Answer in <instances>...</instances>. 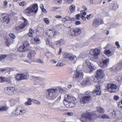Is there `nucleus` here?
<instances>
[{
	"label": "nucleus",
	"mask_w": 122,
	"mask_h": 122,
	"mask_svg": "<svg viewBox=\"0 0 122 122\" xmlns=\"http://www.w3.org/2000/svg\"><path fill=\"white\" fill-rule=\"evenodd\" d=\"M56 88L48 89L46 92V98L49 100H53L56 98L57 96L56 93L57 92Z\"/></svg>",
	"instance_id": "obj_1"
},
{
	"label": "nucleus",
	"mask_w": 122,
	"mask_h": 122,
	"mask_svg": "<svg viewBox=\"0 0 122 122\" xmlns=\"http://www.w3.org/2000/svg\"><path fill=\"white\" fill-rule=\"evenodd\" d=\"M93 115L90 112H86L81 116L80 120L81 122H91L93 121Z\"/></svg>",
	"instance_id": "obj_2"
},
{
	"label": "nucleus",
	"mask_w": 122,
	"mask_h": 122,
	"mask_svg": "<svg viewBox=\"0 0 122 122\" xmlns=\"http://www.w3.org/2000/svg\"><path fill=\"white\" fill-rule=\"evenodd\" d=\"M38 10L37 5L36 4L30 5L25 10L24 12L25 14L29 15L34 12L35 13H36Z\"/></svg>",
	"instance_id": "obj_3"
},
{
	"label": "nucleus",
	"mask_w": 122,
	"mask_h": 122,
	"mask_svg": "<svg viewBox=\"0 0 122 122\" xmlns=\"http://www.w3.org/2000/svg\"><path fill=\"white\" fill-rule=\"evenodd\" d=\"M86 66L84 68V71L86 73H89L92 71L94 66L88 60L85 61Z\"/></svg>",
	"instance_id": "obj_4"
},
{
	"label": "nucleus",
	"mask_w": 122,
	"mask_h": 122,
	"mask_svg": "<svg viewBox=\"0 0 122 122\" xmlns=\"http://www.w3.org/2000/svg\"><path fill=\"white\" fill-rule=\"evenodd\" d=\"M90 54L92 56V59H97L98 58V55L100 54V51L98 49H92L90 51Z\"/></svg>",
	"instance_id": "obj_5"
},
{
	"label": "nucleus",
	"mask_w": 122,
	"mask_h": 122,
	"mask_svg": "<svg viewBox=\"0 0 122 122\" xmlns=\"http://www.w3.org/2000/svg\"><path fill=\"white\" fill-rule=\"evenodd\" d=\"M29 75L28 73H25L22 74H17L16 77L17 81H20L23 80H27L29 77Z\"/></svg>",
	"instance_id": "obj_6"
},
{
	"label": "nucleus",
	"mask_w": 122,
	"mask_h": 122,
	"mask_svg": "<svg viewBox=\"0 0 122 122\" xmlns=\"http://www.w3.org/2000/svg\"><path fill=\"white\" fill-rule=\"evenodd\" d=\"M70 34L72 36H77L80 35L81 33V30L79 28H75L71 29Z\"/></svg>",
	"instance_id": "obj_7"
},
{
	"label": "nucleus",
	"mask_w": 122,
	"mask_h": 122,
	"mask_svg": "<svg viewBox=\"0 0 122 122\" xmlns=\"http://www.w3.org/2000/svg\"><path fill=\"white\" fill-rule=\"evenodd\" d=\"M117 88V86L116 85L113 83H108L106 87V90L108 91L109 92L112 93L115 92L114 90Z\"/></svg>",
	"instance_id": "obj_8"
},
{
	"label": "nucleus",
	"mask_w": 122,
	"mask_h": 122,
	"mask_svg": "<svg viewBox=\"0 0 122 122\" xmlns=\"http://www.w3.org/2000/svg\"><path fill=\"white\" fill-rule=\"evenodd\" d=\"M103 71L102 69H98L96 71V75L94 79H96L98 82L103 77Z\"/></svg>",
	"instance_id": "obj_9"
},
{
	"label": "nucleus",
	"mask_w": 122,
	"mask_h": 122,
	"mask_svg": "<svg viewBox=\"0 0 122 122\" xmlns=\"http://www.w3.org/2000/svg\"><path fill=\"white\" fill-rule=\"evenodd\" d=\"M29 45L27 41L24 42L23 46H21L18 49L19 51L23 52L27 51L29 49Z\"/></svg>",
	"instance_id": "obj_10"
},
{
	"label": "nucleus",
	"mask_w": 122,
	"mask_h": 122,
	"mask_svg": "<svg viewBox=\"0 0 122 122\" xmlns=\"http://www.w3.org/2000/svg\"><path fill=\"white\" fill-rule=\"evenodd\" d=\"M15 89L14 87H8L4 88V89L3 90V92L8 95H11L13 94Z\"/></svg>",
	"instance_id": "obj_11"
},
{
	"label": "nucleus",
	"mask_w": 122,
	"mask_h": 122,
	"mask_svg": "<svg viewBox=\"0 0 122 122\" xmlns=\"http://www.w3.org/2000/svg\"><path fill=\"white\" fill-rule=\"evenodd\" d=\"M103 23L104 22L102 19L95 18L93 20L92 25L94 27L97 28L100 25Z\"/></svg>",
	"instance_id": "obj_12"
},
{
	"label": "nucleus",
	"mask_w": 122,
	"mask_h": 122,
	"mask_svg": "<svg viewBox=\"0 0 122 122\" xmlns=\"http://www.w3.org/2000/svg\"><path fill=\"white\" fill-rule=\"evenodd\" d=\"M10 19L9 16L6 15L5 14H3L0 15V21L2 22H3L8 24L10 22Z\"/></svg>",
	"instance_id": "obj_13"
},
{
	"label": "nucleus",
	"mask_w": 122,
	"mask_h": 122,
	"mask_svg": "<svg viewBox=\"0 0 122 122\" xmlns=\"http://www.w3.org/2000/svg\"><path fill=\"white\" fill-rule=\"evenodd\" d=\"M83 75L81 71H76L73 76V79H83Z\"/></svg>",
	"instance_id": "obj_14"
},
{
	"label": "nucleus",
	"mask_w": 122,
	"mask_h": 122,
	"mask_svg": "<svg viewBox=\"0 0 122 122\" xmlns=\"http://www.w3.org/2000/svg\"><path fill=\"white\" fill-rule=\"evenodd\" d=\"M91 99V97L90 96L83 97L81 98L80 101L81 103H84L88 101Z\"/></svg>",
	"instance_id": "obj_15"
},
{
	"label": "nucleus",
	"mask_w": 122,
	"mask_h": 122,
	"mask_svg": "<svg viewBox=\"0 0 122 122\" xmlns=\"http://www.w3.org/2000/svg\"><path fill=\"white\" fill-rule=\"evenodd\" d=\"M109 61V59L108 58L102 61L99 64V66L103 68L106 67L108 64Z\"/></svg>",
	"instance_id": "obj_16"
},
{
	"label": "nucleus",
	"mask_w": 122,
	"mask_h": 122,
	"mask_svg": "<svg viewBox=\"0 0 122 122\" xmlns=\"http://www.w3.org/2000/svg\"><path fill=\"white\" fill-rule=\"evenodd\" d=\"M75 100H76L75 98L68 95L65 96L64 98L65 101L68 102H74Z\"/></svg>",
	"instance_id": "obj_17"
},
{
	"label": "nucleus",
	"mask_w": 122,
	"mask_h": 122,
	"mask_svg": "<svg viewBox=\"0 0 122 122\" xmlns=\"http://www.w3.org/2000/svg\"><path fill=\"white\" fill-rule=\"evenodd\" d=\"M92 80L89 77H86L81 82V84L82 86L85 84H88L92 81Z\"/></svg>",
	"instance_id": "obj_18"
},
{
	"label": "nucleus",
	"mask_w": 122,
	"mask_h": 122,
	"mask_svg": "<svg viewBox=\"0 0 122 122\" xmlns=\"http://www.w3.org/2000/svg\"><path fill=\"white\" fill-rule=\"evenodd\" d=\"M19 98H17L15 99H10L9 101L10 103V105L12 106L15 105L16 104V103H19Z\"/></svg>",
	"instance_id": "obj_19"
},
{
	"label": "nucleus",
	"mask_w": 122,
	"mask_h": 122,
	"mask_svg": "<svg viewBox=\"0 0 122 122\" xmlns=\"http://www.w3.org/2000/svg\"><path fill=\"white\" fill-rule=\"evenodd\" d=\"M93 93H96L97 95H101V90L99 85H97L96 86V89L93 92Z\"/></svg>",
	"instance_id": "obj_20"
},
{
	"label": "nucleus",
	"mask_w": 122,
	"mask_h": 122,
	"mask_svg": "<svg viewBox=\"0 0 122 122\" xmlns=\"http://www.w3.org/2000/svg\"><path fill=\"white\" fill-rule=\"evenodd\" d=\"M36 33L40 36H42L44 34V30L43 28L38 27L36 29Z\"/></svg>",
	"instance_id": "obj_21"
},
{
	"label": "nucleus",
	"mask_w": 122,
	"mask_h": 122,
	"mask_svg": "<svg viewBox=\"0 0 122 122\" xmlns=\"http://www.w3.org/2000/svg\"><path fill=\"white\" fill-rule=\"evenodd\" d=\"M46 33L50 38H51L54 37L53 31L50 29L47 30Z\"/></svg>",
	"instance_id": "obj_22"
},
{
	"label": "nucleus",
	"mask_w": 122,
	"mask_h": 122,
	"mask_svg": "<svg viewBox=\"0 0 122 122\" xmlns=\"http://www.w3.org/2000/svg\"><path fill=\"white\" fill-rule=\"evenodd\" d=\"M64 43V39H61L59 40L56 41L54 43V44L56 45H59V46H62Z\"/></svg>",
	"instance_id": "obj_23"
},
{
	"label": "nucleus",
	"mask_w": 122,
	"mask_h": 122,
	"mask_svg": "<svg viewBox=\"0 0 122 122\" xmlns=\"http://www.w3.org/2000/svg\"><path fill=\"white\" fill-rule=\"evenodd\" d=\"M32 56H31V54L29 52L28 53L27 55V57L29 58V60H26L25 61L29 63H30L32 61V60L31 59V58Z\"/></svg>",
	"instance_id": "obj_24"
},
{
	"label": "nucleus",
	"mask_w": 122,
	"mask_h": 122,
	"mask_svg": "<svg viewBox=\"0 0 122 122\" xmlns=\"http://www.w3.org/2000/svg\"><path fill=\"white\" fill-rule=\"evenodd\" d=\"M8 107L7 106H2L0 107V112H6L8 109Z\"/></svg>",
	"instance_id": "obj_25"
},
{
	"label": "nucleus",
	"mask_w": 122,
	"mask_h": 122,
	"mask_svg": "<svg viewBox=\"0 0 122 122\" xmlns=\"http://www.w3.org/2000/svg\"><path fill=\"white\" fill-rule=\"evenodd\" d=\"M75 6L74 5H72L70 6L69 8V9L71 12L72 13L75 12Z\"/></svg>",
	"instance_id": "obj_26"
},
{
	"label": "nucleus",
	"mask_w": 122,
	"mask_h": 122,
	"mask_svg": "<svg viewBox=\"0 0 122 122\" xmlns=\"http://www.w3.org/2000/svg\"><path fill=\"white\" fill-rule=\"evenodd\" d=\"M69 59L71 61H73V63H75L77 60V58L75 56H70Z\"/></svg>",
	"instance_id": "obj_27"
},
{
	"label": "nucleus",
	"mask_w": 122,
	"mask_h": 122,
	"mask_svg": "<svg viewBox=\"0 0 122 122\" xmlns=\"http://www.w3.org/2000/svg\"><path fill=\"white\" fill-rule=\"evenodd\" d=\"M33 101L32 99L30 98H29L27 101L25 102V105L28 106L30 105L31 104V102Z\"/></svg>",
	"instance_id": "obj_28"
},
{
	"label": "nucleus",
	"mask_w": 122,
	"mask_h": 122,
	"mask_svg": "<svg viewBox=\"0 0 122 122\" xmlns=\"http://www.w3.org/2000/svg\"><path fill=\"white\" fill-rule=\"evenodd\" d=\"M117 112V111H113L112 112L110 113V115L111 117L114 118L116 117Z\"/></svg>",
	"instance_id": "obj_29"
},
{
	"label": "nucleus",
	"mask_w": 122,
	"mask_h": 122,
	"mask_svg": "<svg viewBox=\"0 0 122 122\" xmlns=\"http://www.w3.org/2000/svg\"><path fill=\"white\" fill-rule=\"evenodd\" d=\"M97 110L98 112L100 113H103L104 112V110L103 109L100 107H98L97 108Z\"/></svg>",
	"instance_id": "obj_30"
},
{
	"label": "nucleus",
	"mask_w": 122,
	"mask_h": 122,
	"mask_svg": "<svg viewBox=\"0 0 122 122\" xmlns=\"http://www.w3.org/2000/svg\"><path fill=\"white\" fill-rule=\"evenodd\" d=\"M10 38H7L5 40V43L7 47H9L10 43Z\"/></svg>",
	"instance_id": "obj_31"
},
{
	"label": "nucleus",
	"mask_w": 122,
	"mask_h": 122,
	"mask_svg": "<svg viewBox=\"0 0 122 122\" xmlns=\"http://www.w3.org/2000/svg\"><path fill=\"white\" fill-rule=\"evenodd\" d=\"M7 56L6 55H0V61L2 62H4V59L6 58Z\"/></svg>",
	"instance_id": "obj_32"
},
{
	"label": "nucleus",
	"mask_w": 122,
	"mask_h": 122,
	"mask_svg": "<svg viewBox=\"0 0 122 122\" xmlns=\"http://www.w3.org/2000/svg\"><path fill=\"white\" fill-rule=\"evenodd\" d=\"M22 19L24 20V22H23V23L21 25H23V26L24 28L27 25V21L23 17L22 18Z\"/></svg>",
	"instance_id": "obj_33"
},
{
	"label": "nucleus",
	"mask_w": 122,
	"mask_h": 122,
	"mask_svg": "<svg viewBox=\"0 0 122 122\" xmlns=\"http://www.w3.org/2000/svg\"><path fill=\"white\" fill-rule=\"evenodd\" d=\"M46 45H48V46H51L52 48L53 47V45L51 43H50V41L47 38L46 39Z\"/></svg>",
	"instance_id": "obj_34"
},
{
	"label": "nucleus",
	"mask_w": 122,
	"mask_h": 122,
	"mask_svg": "<svg viewBox=\"0 0 122 122\" xmlns=\"http://www.w3.org/2000/svg\"><path fill=\"white\" fill-rule=\"evenodd\" d=\"M70 55L67 53H64L63 54V57L64 58L69 59Z\"/></svg>",
	"instance_id": "obj_35"
},
{
	"label": "nucleus",
	"mask_w": 122,
	"mask_h": 122,
	"mask_svg": "<svg viewBox=\"0 0 122 122\" xmlns=\"http://www.w3.org/2000/svg\"><path fill=\"white\" fill-rule=\"evenodd\" d=\"M69 105H66V107H72L74 106V102H69Z\"/></svg>",
	"instance_id": "obj_36"
},
{
	"label": "nucleus",
	"mask_w": 122,
	"mask_h": 122,
	"mask_svg": "<svg viewBox=\"0 0 122 122\" xmlns=\"http://www.w3.org/2000/svg\"><path fill=\"white\" fill-rule=\"evenodd\" d=\"M23 25L21 24L19 26L16 27L15 29L17 31H19L21 29H23L24 28Z\"/></svg>",
	"instance_id": "obj_37"
},
{
	"label": "nucleus",
	"mask_w": 122,
	"mask_h": 122,
	"mask_svg": "<svg viewBox=\"0 0 122 122\" xmlns=\"http://www.w3.org/2000/svg\"><path fill=\"white\" fill-rule=\"evenodd\" d=\"M20 111L19 112H20V113H18V114H19V115H23L24 114L26 111V110L25 109H20L19 110Z\"/></svg>",
	"instance_id": "obj_38"
},
{
	"label": "nucleus",
	"mask_w": 122,
	"mask_h": 122,
	"mask_svg": "<svg viewBox=\"0 0 122 122\" xmlns=\"http://www.w3.org/2000/svg\"><path fill=\"white\" fill-rule=\"evenodd\" d=\"M65 19L66 20H65L64 21H72V19H71L70 17L68 16H66L64 18H63L62 20H64Z\"/></svg>",
	"instance_id": "obj_39"
},
{
	"label": "nucleus",
	"mask_w": 122,
	"mask_h": 122,
	"mask_svg": "<svg viewBox=\"0 0 122 122\" xmlns=\"http://www.w3.org/2000/svg\"><path fill=\"white\" fill-rule=\"evenodd\" d=\"M17 108L16 109L15 111V115H19V114H18V111H19V112L20 111L19 110H20V109H21V107L20 106H17Z\"/></svg>",
	"instance_id": "obj_40"
},
{
	"label": "nucleus",
	"mask_w": 122,
	"mask_h": 122,
	"mask_svg": "<svg viewBox=\"0 0 122 122\" xmlns=\"http://www.w3.org/2000/svg\"><path fill=\"white\" fill-rule=\"evenodd\" d=\"M80 56L82 58L86 57L87 56V54L85 52H82L80 55Z\"/></svg>",
	"instance_id": "obj_41"
},
{
	"label": "nucleus",
	"mask_w": 122,
	"mask_h": 122,
	"mask_svg": "<svg viewBox=\"0 0 122 122\" xmlns=\"http://www.w3.org/2000/svg\"><path fill=\"white\" fill-rule=\"evenodd\" d=\"M101 117L103 119H109L110 118V117L109 116H107V115L106 114L102 115L101 116Z\"/></svg>",
	"instance_id": "obj_42"
},
{
	"label": "nucleus",
	"mask_w": 122,
	"mask_h": 122,
	"mask_svg": "<svg viewBox=\"0 0 122 122\" xmlns=\"http://www.w3.org/2000/svg\"><path fill=\"white\" fill-rule=\"evenodd\" d=\"M1 104L5 105L6 102L5 99L2 98H1Z\"/></svg>",
	"instance_id": "obj_43"
},
{
	"label": "nucleus",
	"mask_w": 122,
	"mask_h": 122,
	"mask_svg": "<svg viewBox=\"0 0 122 122\" xmlns=\"http://www.w3.org/2000/svg\"><path fill=\"white\" fill-rule=\"evenodd\" d=\"M9 36L12 39H14L16 37V36L15 35L12 33H10L9 34Z\"/></svg>",
	"instance_id": "obj_44"
},
{
	"label": "nucleus",
	"mask_w": 122,
	"mask_h": 122,
	"mask_svg": "<svg viewBox=\"0 0 122 122\" xmlns=\"http://www.w3.org/2000/svg\"><path fill=\"white\" fill-rule=\"evenodd\" d=\"M26 5V2L25 1H23L21 2H20L19 3V5L21 6H23Z\"/></svg>",
	"instance_id": "obj_45"
},
{
	"label": "nucleus",
	"mask_w": 122,
	"mask_h": 122,
	"mask_svg": "<svg viewBox=\"0 0 122 122\" xmlns=\"http://www.w3.org/2000/svg\"><path fill=\"white\" fill-rule=\"evenodd\" d=\"M32 56H34L36 54V52L34 50H31L30 52Z\"/></svg>",
	"instance_id": "obj_46"
},
{
	"label": "nucleus",
	"mask_w": 122,
	"mask_h": 122,
	"mask_svg": "<svg viewBox=\"0 0 122 122\" xmlns=\"http://www.w3.org/2000/svg\"><path fill=\"white\" fill-rule=\"evenodd\" d=\"M6 80V78L3 77L1 76H0V82H5Z\"/></svg>",
	"instance_id": "obj_47"
},
{
	"label": "nucleus",
	"mask_w": 122,
	"mask_h": 122,
	"mask_svg": "<svg viewBox=\"0 0 122 122\" xmlns=\"http://www.w3.org/2000/svg\"><path fill=\"white\" fill-rule=\"evenodd\" d=\"M111 53V52L109 50H105L104 51V53L106 55L110 54Z\"/></svg>",
	"instance_id": "obj_48"
},
{
	"label": "nucleus",
	"mask_w": 122,
	"mask_h": 122,
	"mask_svg": "<svg viewBox=\"0 0 122 122\" xmlns=\"http://www.w3.org/2000/svg\"><path fill=\"white\" fill-rule=\"evenodd\" d=\"M34 41L36 42V43H39L40 42V40L38 39L37 38H34Z\"/></svg>",
	"instance_id": "obj_49"
},
{
	"label": "nucleus",
	"mask_w": 122,
	"mask_h": 122,
	"mask_svg": "<svg viewBox=\"0 0 122 122\" xmlns=\"http://www.w3.org/2000/svg\"><path fill=\"white\" fill-rule=\"evenodd\" d=\"M32 100L33 101H32L34 103L39 105L40 104V102H39L38 101L36 100H34L33 99H32Z\"/></svg>",
	"instance_id": "obj_50"
},
{
	"label": "nucleus",
	"mask_w": 122,
	"mask_h": 122,
	"mask_svg": "<svg viewBox=\"0 0 122 122\" xmlns=\"http://www.w3.org/2000/svg\"><path fill=\"white\" fill-rule=\"evenodd\" d=\"M73 114V112H69L67 113L66 115L68 116H72Z\"/></svg>",
	"instance_id": "obj_51"
},
{
	"label": "nucleus",
	"mask_w": 122,
	"mask_h": 122,
	"mask_svg": "<svg viewBox=\"0 0 122 122\" xmlns=\"http://www.w3.org/2000/svg\"><path fill=\"white\" fill-rule=\"evenodd\" d=\"M44 21L47 24H48L49 23V20L47 18H45L44 19Z\"/></svg>",
	"instance_id": "obj_52"
},
{
	"label": "nucleus",
	"mask_w": 122,
	"mask_h": 122,
	"mask_svg": "<svg viewBox=\"0 0 122 122\" xmlns=\"http://www.w3.org/2000/svg\"><path fill=\"white\" fill-rule=\"evenodd\" d=\"M118 107L120 108H122V101L119 103Z\"/></svg>",
	"instance_id": "obj_53"
},
{
	"label": "nucleus",
	"mask_w": 122,
	"mask_h": 122,
	"mask_svg": "<svg viewBox=\"0 0 122 122\" xmlns=\"http://www.w3.org/2000/svg\"><path fill=\"white\" fill-rule=\"evenodd\" d=\"M119 97L118 96L115 95L114 97V99L116 101H117L119 99Z\"/></svg>",
	"instance_id": "obj_54"
},
{
	"label": "nucleus",
	"mask_w": 122,
	"mask_h": 122,
	"mask_svg": "<svg viewBox=\"0 0 122 122\" xmlns=\"http://www.w3.org/2000/svg\"><path fill=\"white\" fill-rule=\"evenodd\" d=\"M40 78L39 77H35L33 76L32 79L35 80H39L40 79Z\"/></svg>",
	"instance_id": "obj_55"
},
{
	"label": "nucleus",
	"mask_w": 122,
	"mask_h": 122,
	"mask_svg": "<svg viewBox=\"0 0 122 122\" xmlns=\"http://www.w3.org/2000/svg\"><path fill=\"white\" fill-rule=\"evenodd\" d=\"M36 61L38 63L42 64L43 63V62L42 61L39 59H37Z\"/></svg>",
	"instance_id": "obj_56"
},
{
	"label": "nucleus",
	"mask_w": 122,
	"mask_h": 122,
	"mask_svg": "<svg viewBox=\"0 0 122 122\" xmlns=\"http://www.w3.org/2000/svg\"><path fill=\"white\" fill-rule=\"evenodd\" d=\"M8 70V68H5L3 69L0 68V71L3 72L5 71L6 70Z\"/></svg>",
	"instance_id": "obj_57"
},
{
	"label": "nucleus",
	"mask_w": 122,
	"mask_h": 122,
	"mask_svg": "<svg viewBox=\"0 0 122 122\" xmlns=\"http://www.w3.org/2000/svg\"><path fill=\"white\" fill-rule=\"evenodd\" d=\"M5 81H6L7 83L9 84H10L11 83V82L10 79H6V80H5Z\"/></svg>",
	"instance_id": "obj_58"
},
{
	"label": "nucleus",
	"mask_w": 122,
	"mask_h": 122,
	"mask_svg": "<svg viewBox=\"0 0 122 122\" xmlns=\"http://www.w3.org/2000/svg\"><path fill=\"white\" fill-rule=\"evenodd\" d=\"M63 103L66 106V105H69V102H67V101H65L64 100V101H63Z\"/></svg>",
	"instance_id": "obj_59"
},
{
	"label": "nucleus",
	"mask_w": 122,
	"mask_h": 122,
	"mask_svg": "<svg viewBox=\"0 0 122 122\" xmlns=\"http://www.w3.org/2000/svg\"><path fill=\"white\" fill-rule=\"evenodd\" d=\"M63 65V64L62 63H58L56 65V66H61Z\"/></svg>",
	"instance_id": "obj_60"
},
{
	"label": "nucleus",
	"mask_w": 122,
	"mask_h": 122,
	"mask_svg": "<svg viewBox=\"0 0 122 122\" xmlns=\"http://www.w3.org/2000/svg\"><path fill=\"white\" fill-rule=\"evenodd\" d=\"M29 33L33 34L34 33V31L31 28H30L29 30Z\"/></svg>",
	"instance_id": "obj_61"
},
{
	"label": "nucleus",
	"mask_w": 122,
	"mask_h": 122,
	"mask_svg": "<svg viewBox=\"0 0 122 122\" xmlns=\"http://www.w3.org/2000/svg\"><path fill=\"white\" fill-rule=\"evenodd\" d=\"M59 34V32L57 31H53L54 37L56 35H57Z\"/></svg>",
	"instance_id": "obj_62"
},
{
	"label": "nucleus",
	"mask_w": 122,
	"mask_h": 122,
	"mask_svg": "<svg viewBox=\"0 0 122 122\" xmlns=\"http://www.w3.org/2000/svg\"><path fill=\"white\" fill-rule=\"evenodd\" d=\"M58 7H54L51 8V10L52 11H54L55 10L57 9L58 8Z\"/></svg>",
	"instance_id": "obj_63"
},
{
	"label": "nucleus",
	"mask_w": 122,
	"mask_h": 122,
	"mask_svg": "<svg viewBox=\"0 0 122 122\" xmlns=\"http://www.w3.org/2000/svg\"><path fill=\"white\" fill-rule=\"evenodd\" d=\"M81 17L82 18V19L84 21H85L86 20L85 17L83 15H81Z\"/></svg>",
	"instance_id": "obj_64"
}]
</instances>
